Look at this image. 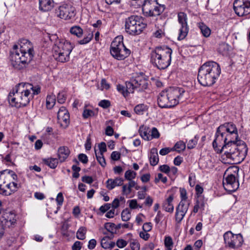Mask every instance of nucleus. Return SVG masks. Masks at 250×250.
<instances>
[{
  "label": "nucleus",
  "mask_w": 250,
  "mask_h": 250,
  "mask_svg": "<svg viewBox=\"0 0 250 250\" xmlns=\"http://www.w3.org/2000/svg\"><path fill=\"white\" fill-rule=\"evenodd\" d=\"M115 224L112 223H106L104 224L105 229L109 232H111L112 235L116 232L115 229Z\"/></svg>",
  "instance_id": "41"
},
{
  "label": "nucleus",
  "mask_w": 250,
  "mask_h": 250,
  "mask_svg": "<svg viewBox=\"0 0 250 250\" xmlns=\"http://www.w3.org/2000/svg\"><path fill=\"white\" fill-rule=\"evenodd\" d=\"M172 50L167 46H158L150 54L151 63L159 69H165L171 63Z\"/></svg>",
  "instance_id": "6"
},
{
  "label": "nucleus",
  "mask_w": 250,
  "mask_h": 250,
  "mask_svg": "<svg viewBox=\"0 0 250 250\" xmlns=\"http://www.w3.org/2000/svg\"><path fill=\"white\" fill-rule=\"evenodd\" d=\"M199 27L204 37H208L209 36L211 31L206 25L203 23H200L199 24Z\"/></svg>",
  "instance_id": "36"
},
{
  "label": "nucleus",
  "mask_w": 250,
  "mask_h": 250,
  "mask_svg": "<svg viewBox=\"0 0 250 250\" xmlns=\"http://www.w3.org/2000/svg\"><path fill=\"white\" fill-rule=\"evenodd\" d=\"M58 123L63 128H66L69 124V113L66 108L62 106L57 113Z\"/></svg>",
  "instance_id": "17"
},
{
  "label": "nucleus",
  "mask_w": 250,
  "mask_h": 250,
  "mask_svg": "<svg viewBox=\"0 0 250 250\" xmlns=\"http://www.w3.org/2000/svg\"><path fill=\"white\" fill-rule=\"evenodd\" d=\"M173 199L174 196L171 194L169 195L163 203L162 207L166 211L170 213L173 212L174 210V206L172 204Z\"/></svg>",
  "instance_id": "21"
},
{
  "label": "nucleus",
  "mask_w": 250,
  "mask_h": 250,
  "mask_svg": "<svg viewBox=\"0 0 250 250\" xmlns=\"http://www.w3.org/2000/svg\"><path fill=\"white\" fill-rule=\"evenodd\" d=\"M224 240L226 246L236 249L241 247L243 242V239L241 234H234L230 231L225 232Z\"/></svg>",
  "instance_id": "13"
},
{
  "label": "nucleus",
  "mask_w": 250,
  "mask_h": 250,
  "mask_svg": "<svg viewBox=\"0 0 250 250\" xmlns=\"http://www.w3.org/2000/svg\"><path fill=\"white\" fill-rule=\"evenodd\" d=\"M83 243L80 241H76L72 246V250H80L82 248Z\"/></svg>",
  "instance_id": "61"
},
{
  "label": "nucleus",
  "mask_w": 250,
  "mask_h": 250,
  "mask_svg": "<svg viewBox=\"0 0 250 250\" xmlns=\"http://www.w3.org/2000/svg\"><path fill=\"white\" fill-rule=\"evenodd\" d=\"M186 147V146L185 143L182 141H180L177 142L174 145V146L172 147V150L176 151L178 152H181V151H184Z\"/></svg>",
  "instance_id": "35"
},
{
  "label": "nucleus",
  "mask_w": 250,
  "mask_h": 250,
  "mask_svg": "<svg viewBox=\"0 0 250 250\" xmlns=\"http://www.w3.org/2000/svg\"><path fill=\"white\" fill-rule=\"evenodd\" d=\"M146 24L144 22V19L141 16L132 15L125 19V30L130 35L140 34Z\"/></svg>",
  "instance_id": "9"
},
{
  "label": "nucleus",
  "mask_w": 250,
  "mask_h": 250,
  "mask_svg": "<svg viewBox=\"0 0 250 250\" xmlns=\"http://www.w3.org/2000/svg\"><path fill=\"white\" fill-rule=\"evenodd\" d=\"M23 84H24V91H23V93H21V95L23 107H24L29 103L30 99L32 98V95L31 92V89L32 88V87L31 84L29 83H23Z\"/></svg>",
  "instance_id": "20"
},
{
  "label": "nucleus",
  "mask_w": 250,
  "mask_h": 250,
  "mask_svg": "<svg viewBox=\"0 0 250 250\" xmlns=\"http://www.w3.org/2000/svg\"><path fill=\"white\" fill-rule=\"evenodd\" d=\"M148 127L144 125H142L140 127L139 132L142 138L146 141L150 140V131L148 130Z\"/></svg>",
  "instance_id": "27"
},
{
  "label": "nucleus",
  "mask_w": 250,
  "mask_h": 250,
  "mask_svg": "<svg viewBox=\"0 0 250 250\" xmlns=\"http://www.w3.org/2000/svg\"><path fill=\"white\" fill-rule=\"evenodd\" d=\"M121 154L118 151H113L111 154V158L114 161H118L120 159Z\"/></svg>",
  "instance_id": "60"
},
{
  "label": "nucleus",
  "mask_w": 250,
  "mask_h": 250,
  "mask_svg": "<svg viewBox=\"0 0 250 250\" xmlns=\"http://www.w3.org/2000/svg\"><path fill=\"white\" fill-rule=\"evenodd\" d=\"M127 244V242L123 239H119L116 242V245L119 248H123L125 247Z\"/></svg>",
  "instance_id": "52"
},
{
  "label": "nucleus",
  "mask_w": 250,
  "mask_h": 250,
  "mask_svg": "<svg viewBox=\"0 0 250 250\" xmlns=\"http://www.w3.org/2000/svg\"><path fill=\"white\" fill-rule=\"evenodd\" d=\"M105 134L107 136H112L114 134L113 128L110 125H107L105 129Z\"/></svg>",
  "instance_id": "62"
},
{
  "label": "nucleus",
  "mask_w": 250,
  "mask_h": 250,
  "mask_svg": "<svg viewBox=\"0 0 250 250\" xmlns=\"http://www.w3.org/2000/svg\"><path fill=\"white\" fill-rule=\"evenodd\" d=\"M110 239L108 236H105L101 239V245L104 249H112L115 246V243L110 241Z\"/></svg>",
  "instance_id": "28"
},
{
  "label": "nucleus",
  "mask_w": 250,
  "mask_h": 250,
  "mask_svg": "<svg viewBox=\"0 0 250 250\" xmlns=\"http://www.w3.org/2000/svg\"><path fill=\"white\" fill-rule=\"evenodd\" d=\"M189 206V203L180 202L176 208L175 214V221L180 223L187 213Z\"/></svg>",
  "instance_id": "18"
},
{
  "label": "nucleus",
  "mask_w": 250,
  "mask_h": 250,
  "mask_svg": "<svg viewBox=\"0 0 250 250\" xmlns=\"http://www.w3.org/2000/svg\"><path fill=\"white\" fill-rule=\"evenodd\" d=\"M185 90L182 88L171 87L162 91L159 95L157 102L161 108H171L179 103Z\"/></svg>",
  "instance_id": "5"
},
{
  "label": "nucleus",
  "mask_w": 250,
  "mask_h": 250,
  "mask_svg": "<svg viewBox=\"0 0 250 250\" xmlns=\"http://www.w3.org/2000/svg\"><path fill=\"white\" fill-rule=\"evenodd\" d=\"M102 89H108L110 87L109 84L106 82L105 79H103L101 83Z\"/></svg>",
  "instance_id": "64"
},
{
  "label": "nucleus",
  "mask_w": 250,
  "mask_h": 250,
  "mask_svg": "<svg viewBox=\"0 0 250 250\" xmlns=\"http://www.w3.org/2000/svg\"><path fill=\"white\" fill-rule=\"evenodd\" d=\"M99 106L102 107L104 108H107L109 107L111 104L109 101L107 100H101L98 104Z\"/></svg>",
  "instance_id": "46"
},
{
  "label": "nucleus",
  "mask_w": 250,
  "mask_h": 250,
  "mask_svg": "<svg viewBox=\"0 0 250 250\" xmlns=\"http://www.w3.org/2000/svg\"><path fill=\"white\" fill-rule=\"evenodd\" d=\"M94 115V112L92 110L90 109H85L83 110V116L84 118L86 119L88 117L93 116Z\"/></svg>",
  "instance_id": "51"
},
{
  "label": "nucleus",
  "mask_w": 250,
  "mask_h": 250,
  "mask_svg": "<svg viewBox=\"0 0 250 250\" xmlns=\"http://www.w3.org/2000/svg\"><path fill=\"white\" fill-rule=\"evenodd\" d=\"M159 170L166 174H168L170 172V167L167 165H163L159 166Z\"/></svg>",
  "instance_id": "49"
},
{
  "label": "nucleus",
  "mask_w": 250,
  "mask_h": 250,
  "mask_svg": "<svg viewBox=\"0 0 250 250\" xmlns=\"http://www.w3.org/2000/svg\"><path fill=\"white\" fill-rule=\"evenodd\" d=\"M70 151L66 146H61L58 149V155L61 162H64L68 157Z\"/></svg>",
  "instance_id": "23"
},
{
  "label": "nucleus",
  "mask_w": 250,
  "mask_h": 250,
  "mask_svg": "<svg viewBox=\"0 0 250 250\" xmlns=\"http://www.w3.org/2000/svg\"><path fill=\"white\" fill-rule=\"evenodd\" d=\"M161 181L163 183H166L167 182V178L164 177L162 173H158L157 177L155 179V182L158 183L159 181Z\"/></svg>",
  "instance_id": "48"
},
{
  "label": "nucleus",
  "mask_w": 250,
  "mask_h": 250,
  "mask_svg": "<svg viewBox=\"0 0 250 250\" xmlns=\"http://www.w3.org/2000/svg\"><path fill=\"white\" fill-rule=\"evenodd\" d=\"M0 194L5 196L10 195V192L8 191L4 184H0Z\"/></svg>",
  "instance_id": "47"
},
{
  "label": "nucleus",
  "mask_w": 250,
  "mask_h": 250,
  "mask_svg": "<svg viewBox=\"0 0 250 250\" xmlns=\"http://www.w3.org/2000/svg\"><path fill=\"white\" fill-rule=\"evenodd\" d=\"M233 9L239 16H248L250 13V0H235Z\"/></svg>",
  "instance_id": "16"
},
{
  "label": "nucleus",
  "mask_w": 250,
  "mask_h": 250,
  "mask_svg": "<svg viewBox=\"0 0 250 250\" xmlns=\"http://www.w3.org/2000/svg\"><path fill=\"white\" fill-rule=\"evenodd\" d=\"M111 208V204L106 203L104 204V205L102 206L100 208L99 210L101 211V212L103 213H105L106 211L108 210Z\"/></svg>",
  "instance_id": "55"
},
{
  "label": "nucleus",
  "mask_w": 250,
  "mask_h": 250,
  "mask_svg": "<svg viewBox=\"0 0 250 250\" xmlns=\"http://www.w3.org/2000/svg\"><path fill=\"white\" fill-rule=\"evenodd\" d=\"M136 172L132 170H127L125 173V178L128 181H131L136 177Z\"/></svg>",
  "instance_id": "40"
},
{
  "label": "nucleus",
  "mask_w": 250,
  "mask_h": 250,
  "mask_svg": "<svg viewBox=\"0 0 250 250\" xmlns=\"http://www.w3.org/2000/svg\"><path fill=\"white\" fill-rule=\"evenodd\" d=\"M42 162L44 164L53 169L55 168L58 164V160L56 158H50L43 159Z\"/></svg>",
  "instance_id": "29"
},
{
  "label": "nucleus",
  "mask_w": 250,
  "mask_h": 250,
  "mask_svg": "<svg viewBox=\"0 0 250 250\" xmlns=\"http://www.w3.org/2000/svg\"><path fill=\"white\" fill-rule=\"evenodd\" d=\"M92 38L93 34L89 33L86 36H85L83 39L78 41V42L80 44H85L90 42Z\"/></svg>",
  "instance_id": "42"
},
{
  "label": "nucleus",
  "mask_w": 250,
  "mask_h": 250,
  "mask_svg": "<svg viewBox=\"0 0 250 250\" xmlns=\"http://www.w3.org/2000/svg\"><path fill=\"white\" fill-rule=\"evenodd\" d=\"M205 201L202 198H199L197 199L193 208V211L194 213H197L199 209L204 210L205 208Z\"/></svg>",
  "instance_id": "30"
},
{
  "label": "nucleus",
  "mask_w": 250,
  "mask_h": 250,
  "mask_svg": "<svg viewBox=\"0 0 250 250\" xmlns=\"http://www.w3.org/2000/svg\"><path fill=\"white\" fill-rule=\"evenodd\" d=\"M221 74V68L217 62L209 61L204 63L199 69L197 79L204 86L213 85Z\"/></svg>",
  "instance_id": "3"
},
{
  "label": "nucleus",
  "mask_w": 250,
  "mask_h": 250,
  "mask_svg": "<svg viewBox=\"0 0 250 250\" xmlns=\"http://www.w3.org/2000/svg\"><path fill=\"white\" fill-rule=\"evenodd\" d=\"M24 84H23V83H19L9 93L8 99L9 103L12 106L17 108L23 107L21 94L23 93V91H24Z\"/></svg>",
  "instance_id": "11"
},
{
  "label": "nucleus",
  "mask_w": 250,
  "mask_h": 250,
  "mask_svg": "<svg viewBox=\"0 0 250 250\" xmlns=\"http://www.w3.org/2000/svg\"><path fill=\"white\" fill-rule=\"evenodd\" d=\"M33 56L34 50L31 42L24 39L20 45H13L10 51V63L15 68L20 70L30 63Z\"/></svg>",
  "instance_id": "2"
},
{
  "label": "nucleus",
  "mask_w": 250,
  "mask_h": 250,
  "mask_svg": "<svg viewBox=\"0 0 250 250\" xmlns=\"http://www.w3.org/2000/svg\"><path fill=\"white\" fill-rule=\"evenodd\" d=\"M123 181V179L121 178H117L115 179H109L106 181V188L111 190L116 186L122 185Z\"/></svg>",
  "instance_id": "25"
},
{
  "label": "nucleus",
  "mask_w": 250,
  "mask_h": 250,
  "mask_svg": "<svg viewBox=\"0 0 250 250\" xmlns=\"http://www.w3.org/2000/svg\"><path fill=\"white\" fill-rule=\"evenodd\" d=\"M178 21L180 25L179 29L178 40L179 41L184 39L189 31V26L188 24V16L186 13L180 12L178 13Z\"/></svg>",
  "instance_id": "15"
},
{
  "label": "nucleus",
  "mask_w": 250,
  "mask_h": 250,
  "mask_svg": "<svg viewBox=\"0 0 250 250\" xmlns=\"http://www.w3.org/2000/svg\"><path fill=\"white\" fill-rule=\"evenodd\" d=\"M56 201L59 206H62L63 202V196L62 192H59L57 196Z\"/></svg>",
  "instance_id": "59"
},
{
  "label": "nucleus",
  "mask_w": 250,
  "mask_h": 250,
  "mask_svg": "<svg viewBox=\"0 0 250 250\" xmlns=\"http://www.w3.org/2000/svg\"><path fill=\"white\" fill-rule=\"evenodd\" d=\"M212 146L218 153L224 152L227 157L235 163L244 160L248 151L246 143L238 140L237 128L231 122L221 125L217 128Z\"/></svg>",
  "instance_id": "1"
},
{
  "label": "nucleus",
  "mask_w": 250,
  "mask_h": 250,
  "mask_svg": "<svg viewBox=\"0 0 250 250\" xmlns=\"http://www.w3.org/2000/svg\"><path fill=\"white\" fill-rule=\"evenodd\" d=\"M131 211L127 208L124 209L121 213V218L123 221L126 222L130 220L131 218Z\"/></svg>",
  "instance_id": "37"
},
{
  "label": "nucleus",
  "mask_w": 250,
  "mask_h": 250,
  "mask_svg": "<svg viewBox=\"0 0 250 250\" xmlns=\"http://www.w3.org/2000/svg\"><path fill=\"white\" fill-rule=\"evenodd\" d=\"M165 9V6L158 2V0H145L142 7L143 12L148 16L160 15Z\"/></svg>",
  "instance_id": "10"
},
{
  "label": "nucleus",
  "mask_w": 250,
  "mask_h": 250,
  "mask_svg": "<svg viewBox=\"0 0 250 250\" xmlns=\"http://www.w3.org/2000/svg\"><path fill=\"white\" fill-rule=\"evenodd\" d=\"M6 218H5V224L8 227L14 225L16 222V215L13 213H10L6 215Z\"/></svg>",
  "instance_id": "31"
},
{
  "label": "nucleus",
  "mask_w": 250,
  "mask_h": 250,
  "mask_svg": "<svg viewBox=\"0 0 250 250\" xmlns=\"http://www.w3.org/2000/svg\"><path fill=\"white\" fill-rule=\"evenodd\" d=\"M152 228V225L150 222L145 223L143 226V229L145 232L150 231Z\"/></svg>",
  "instance_id": "58"
},
{
  "label": "nucleus",
  "mask_w": 250,
  "mask_h": 250,
  "mask_svg": "<svg viewBox=\"0 0 250 250\" xmlns=\"http://www.w3.org/2000/svg\"><path fill=\"white\" fill-rule=\"evenodd\" d=\"M50 40L52 42L54 41L52 48L54 59L61 62H68L70 59V54L73 48L71 43L64 39H59L56 34L52 35Z\"/></svg>",
  "instance_id": "4"
},
{
  "label": "nucleus",
  "mask_w": 250,
  "mask_h": 250,
  "mask_svg": "<svg viewBox=\"0 0 250 250\" xmlns=\"http://www.w3.org/2000/svg\"><path fill=\"white\" fill-rule=\"evenodd\" d=\"M18 180V176L13 170L5 169L0 172V184H4L12 180Z\"/></svg>",
  "instance_id": "19"
},
{
  "label": "nucleus",
  "mask_w": 250,
  "mask_h": 250,
  "mask_svg": "<svg viewBox=\"0 0 250 250\" xmlns=\"http://www.w3.org/2000/svg\"><path fill=\"white\" fill-rule=\"evenodd\" d=\"M70 32L77 37L80 38L83 34V30L80 26L76 25L70 29Z\"/></svg>",
  "instance_id": "33"
},
{
  "label": "nucleus",
  "mask_w": 250,
  "mask_h": 250,
  "mask_svg": "<svg viewBox=\"0 0 250 250\" xmlns=\"http://www.w3.org/2000/svg\"><path fill=\"white\" fill-rule=\"evenodd\" d=\"M239 169L235 168L234 173H227L225 172L224 175L223 185L226 191L229 192H234L239 188V184L237 178V172Z\"/></svg>",
  "instance_id": "12"
},
{
  "label": "nucleus",
  "mask_w": 250,
  "mask_h": 250,
  "mask_svg": "<svg viewBox=\"0 0 250 250\" xmlns=\"http://www.w3.org/2000/svg\"><path fill=\"white\" fill-rule=\"evenodd\" d=\"M149 158L150 164L151 166H155L157 165L159 162V159L157 148H152L151 149Z\"/></svg>",
  "instance_id": "26"
},
{
  "label": "nucleus",
  "mask_w": 250,
  "mask_h": 250,
  "mask_svg": "<svg viewBox=\"0 0 250 250\" xmlns=\"http://www.w3.org/2000/svg\"><path fill=\"white\" fill-rule=\"evenodd\" d=\"M130 247L132 250H140V244L136 240L130 243Z\"/></svg>",
  "instance_id": "53"
},
{
  "label": "nucleus",
  "mask_w": 250,
  "mask_h": 250,
  "mask_svg": "<svg viewBox=\"0 0 250 250\" xmlns=\"http://www.w3.org/2000/svg\"><path fill=\"white\" fill-rule=\"evenodd\" d=\"M55 14L59 18L68 20L75 17L76 10L75 7L70 4H63L56 9Z\"/></svg>",
  "instance_id": "14"
},
{
  "label": "nucleus",
  "mask_w": 250,
  "mask_h": 250,
  "mask_svg": "<svg viewBox=\"0 0 250 250\" xmlns=\"http://www.w3.org/2000/svg\"><path fill=\"white\" fill-rule=\"evenodd\" d=\"M95 154H96V157L97 160L98 161V162H99L100 165L102 167H105V166L106 165V162H105V158H104V154H102V153H98V154H97L96 153V150H95Z\"/></svg>",
  "instance_id": "39"
},
{
  "label": "nucleus",
  "mask_w": 250,
  "mask_h": 250,
  "mask_svg": "<svg viewBox=\"0 0 250 250\" xmlns=\"http://www.w3.org/2000/svg\"><path fill=\"white\" fill-rule=\"evenodd\" d=\"M147 82L141 76H137L125 82V85H117V91L125 97H127L130 93H133L135 89L139 90L146 89L147 87Z\"/></svg>",
  "instance_id": "7"
},
{
  "label": "nucleus",
  "mask_w": 250,
  "mask_h": 250,
  "mask_svg": "<svg viewBox=\"0 0 250 250\" xmlns=\"http://www.w3.org/2000/svg\"><path fill=\"white\" fill-rule=\"evenodd\" d=\"M197 143V140L196 138L191 139L189 141L187 144L188 149L193 148Z\"/></svg>",
  "instance_id": "50"
},
{
  "label": "nucleus",
  "mask_w": 250,
  "mask_h": 250,
  "mask_svg": "<svg viewBox=\"0 0 250 250\" xmlns=\"http://www.w3.org/2000/svg\"><path fill=\"white\" fill-rule=\"evenodd\" d=\"M56 103V97L54 95H47L46 99V105L47 109H51Z\"/></svg>",
  "instance_id": "32"
},
{
  "label": "nucleus",
  "mask_w": 250,
  "mask_h": 250,
  "mask_svg": "<svg viewBox=\"0 0 250 250\" xmlns=\"http://www.w3.org/2000/svg\"><path fill=\"white\" fill-rule=\"evenodd\" d=\"M147 106L145 104H139L135 106L134 110L138 115H143L147 110Z\"/></svg>",
  "instance_id": "34"
},
{
  "label": "nucleus",
  "mask_w": 250,
  "mask_h": 250,
  "mask_svg": "<svg viewBox=\"0 0 250 250\" xmlns=\"http://www.w3.org/2000/svg\"><path fill=\"white\" fill-rule=\"evenodd\" d=\"M110 53L115 59L123 61L129 56L131 51L124 45L123 37L118 36L115 38L111 43Z\"/></svg>",
  "instance_id": "8"
},
{
  "label": "nucleus",
  "mask_w": 250,
  "mask_h": 250,
  "mask_svg": "<svg viewBox=\"0 0 250 250\" xmlns=\"http://www.w3.org/2000/svg\"><path fill=\"white\" fill-rule=\"evenodd\" d=\"M40 10L46 12L51 10L54 6L53 0H39Z\"/></svg>",
  "instance_id": "22"
},
{
  "label": "nucleus",
  "mask_w": 250,
  "mask_h": 250,
  "mask_svg": "<svg viewBox=\"0 0 250 250\" xmlns=\"http://www.w3.org/2000/svg\"><path fill=\"white\" fill-rule=\"evenodd\" d=\"M86 229L84 227H81L76 233V237L79 240H84L85 238Z\"/></svg>",
  "instance_id": "38"
},
{
  "label": "nucleus",
  "mask_w": 250,
  "mask_h": 250,
  "mask_svg": "<svg viewBox=\"0 0 250 250\" xmlns=\"http://www.w3.org/2000/svg\"><path fill=\"white\" fill-rule=\"evenodd\" d=\"M173 151L172 148L170 147H165L162 149H161L159 153L161 155L164 156L169 152Z\"/></svg>",
  "instance_id": "56"
},
{
  "label": "nucleus",
  "mask_w": 250,
  "mask_h": 250,
  "mask_svg": "<svg viewBox=\"0 0 250 250\" xmlns=\"http://www.w3.org/2000/svg\"><path fill=\"white\" fill-rule=\"evenodd\" d=\"M66 99V94L63 92H59L57 96V100L60 104H63Z\"/></svg>",
  "instance_id": "45"
},
{
  "label": "nucleus",
  "mask_w": 250,
  "mask_h": 250,
  "mask_svg": "<svg viewBox=\"0 0 250 250\" xmlns=\"http://www.w3.org/2000/svg\"><path fill=\"white\" fill-rule=\"evenodd\" d=\"M165 245L166 247H172L173 245L172 239L170 236H167L165 238Z\"/></svg>",
  "instance_id": "54"
},
{
  "label": "nucleus",
  "mask_w": 250,
  "mask_h": 250,
  "mask_svg": "<svg viewBox=\"0 0 250 250\" xmlns=\"http://www.w3.org/2000/svg\"><path fill=\"white\" fill-rule=\"evenodd\" d=\"M31 86L32 87V88L31 89V91H32V93H31V94L32 95V97L34 95H38L41 92V88L39 86L36 85L35 86H33V85L31 84Z\"/></svg>",
  "instance_id": "57"
},
{
  "label": "nucleus",
  "mask_w": 250,
  "mask_h": 250,
  "mask_svg": "<svg viewBox=\"0 0 250 250\" xmlns=\"http://www.w3.org/2000/svg\"><path fill=\"white\" fill-rule=\"evenodd\" d=\"M150 133H151V134H150V140L154 138L157 139L160 137V133L156 127H153Z\"/></svg>",
  "instance_id": "44"
},
{
  "label": "nucleus",
  "mask_w": 250,
  "mask_h": 250,
  "mask_svg": "<svg viewBox=\"0 0 250 250\" xmlns=\"http://www.w3.org/2000/svg\"><path fill=\"white\" fill-rule=\"evenodd\" d=\"M180 198L181 201L180 202L187 203V200L188 199L187 193L185 188H180Z\"/></svg>",
  "instance_id": "43"
},
{
  "label": "nucleus",
  "mask_w": 250,
  "mask_h": 250,
  "mask_svg": "<svg viewBox=\"0 0 250 250\" xmlns=\"http://www.w3.org/2000/svg\"><path fill=\"white\" fill-rule=\"evenodd\" d=\"M18 180H12L4 184L8 191L10 192V195L17 191L20 188V185L17 183Z\"/></svg>",
  "instance_id": "24"
},
{
  "label": "nucleus",
  "mask_w": 250,
  "mask_h": 250,
  "mask_svg": "<svg viewBox=\"0 0 250 250\" xmlns=\"http://www.w3.org/2000/svg\"><path fill=\"white\" fill-rule=\"evenodd\" d=\"M78 159L82 163L86 164L88 162L87 156L83 153L80 154L78 156Z\"/></svg>",
  "instance_id": "63"
}]
</instances>
